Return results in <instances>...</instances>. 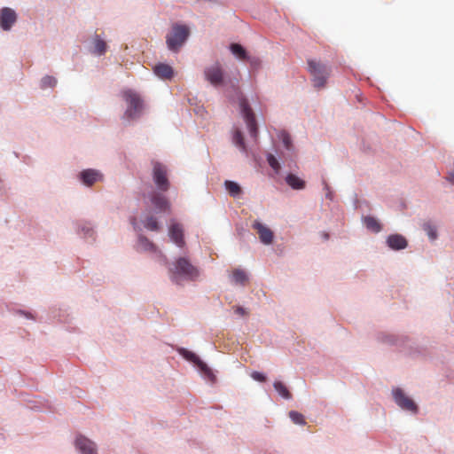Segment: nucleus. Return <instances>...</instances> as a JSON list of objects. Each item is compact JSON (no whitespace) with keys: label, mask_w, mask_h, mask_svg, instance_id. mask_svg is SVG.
<instances>
[{"label":"nucleus","mask_w":454,"mask_h":454,"mask_svg":"<svg viewBox=\"0 0 454 454\" xmlns=\"http://www.w3.org/2000/svg\"><path fill=\"white\" fill-rule=\"evenodd\" d=\"M169 271L170 278L176 284L182 280H195L199 277V270L183 257L176 261Z\"/></svg>","instance_id":"1"},{"label":"nucleus","mask_w":454,"mask_h":454,"mask_svg":"<svg viewBox=\"0 0 454 454\" xmlns=\"http://www.w3.org/2000/svg\"><path fill=\"white\" fill-rule=\"evenodd\" d=\"M121 95L127 104L124 117L129 120L138 118L144 109V101L141 96L130 89L123 90Z\"/></svg>","instance_id":"2"},{"label":"nucleus","mask_w":454,"mask_h":454,"mask_svg":"<svg viewBox=\"0 0 454 454\" xmlns=\"http://www.w3.org/2000/svg\"><path fill=\"white\" fill-rule=\"evenodd\" d=\"M308 69L312 76L313 86L317 90L325 88L331 74L330 67L315 59H309Z\"/></svg>","instance_id":"3"},{"label":"nucleus","mask_w":454,"mask_h":454,"mask_svg":"<svg viewBox=\"0 0 454 454\" xmlns=\"http://www.w3.org/2000/svg\"><path fill=\"white\" fill-rule=\"evenodd\" d=\"M190 31L186 26L174 25L171 32L166 37L168 49L172 51H177L187 40Z\"/></svg>","instance_id":"4"},{"label":"nucleus","mask_w":454,"mask_h":454,"mask_svg":"<svg viewBox=\"0 0 454 454\" xmlns=\"http://www.w3.org/2000/svg\"><path fill=\"white\" fill-rule=\"evenodd\" d=\"M239 108L240 112L243 115V118L247 123V129L249 130L250 136L256 141L258 137V129L255 121V117L253 110L249 106L247 99L240 96L239 99Z\"/></svg>","instance_id":"5"},{"label":"nucleus","mask_w":454,"mask_h":454,"mask_svg":"<svg viewBox=\"0 0 454 454\" xmlns=\"http://www.w3.org/2000/svg\"><path fill=\"white\" fill-rule=\"evenodd\" d=\"M153 181L159 190L167 192L169 188V182L167 176V168L159 162L153 164Z\"/></svg>","instance_id":"6"},{"label":"nucleus","mask_w":454,"mask_h":454,"mask_svg":"<svg viewBox=\"0 0 454 454\" xmlns=\"http://www.w3.org/2000/svg\"><path fill=\"white\" fill-rule=\"evenodd\" d=\"M392 394L395 403L401 409L413 413H417L418 406L416 405L412 399H411L404 394V392L401 388H394Z\"/></svg>","instance_id":"7"},{"label":"nucleus","mask_w":454,"mask_h":454,"mask_svg":"<svg viewBox=\"0 0 454 454\" xmlns=\"http://www.w3.org/2000/svg\"><path fill=\"white\" fill-rule=\"evenodd\" d=\"M205 77L214 86H219L223 82V71L219 63H215L204 71Z\"/></svg>","instance_id":"8"},{"label":"nucleus","mask_w":454,"mask_h":454,"mask_svg":"<svg viewBox=\"0 0 454 454\" xmlns=\"http://www.w3.org/2000/svg\"><path fill=\"white\" fill-rule=\"evenodd\" d=\"M16 20L17 14L12 9L9 7H4L0 10V27L3 30H10Z\"/></svg>","instance_id":"9"},{"label":"nucleus","mask_w":454,"mask_h":454,"mask_svg":"<svg viewBox=\"0 0 454 454\" xmlns=\"http://www.w3.org/2000/svg\"><path fill=\"white\" fill-rule=\"evenodd\" d=\"M252 227L254 230L256 231L260 240L263 244L270 245L272 243L274 239V233L269 227L262 224L261 222L257 220L253 223Z\"/></svg>","instance_id":"10"},{"label":"nucleus","mask_w":454,"mask_h":454,"mask_svg":"<svg viewBox=\"0 0 454 454\" xmlns=\"http://www.w3.org/2000/svg\"><path fill=\"white\" fill-rule=\"evenodd\" d=\"M75 446L82 454H97L95 442L83 435L76 437Z\"/></svg>","instance_id":"11"},{"label":"nucleus","mask_w":454,"mask_h":454,"mask_svg":"<svg viewBox=\"0 0 454 454\" xmlns=\"http://www.w3.org/2000/svg\"><path fill=\"white\" fill-rule=\"evenodd\" d=\"M169 236L174 243L178 247H183L185 245L184 239V230L181 224L173 223L169 226Z\"/></svg>","instance_id":"12"},{"label":"nucleus","mask_w":454,"mask_h":454,"mask_svg":"<svg viewBox=\"0 0 454 454\" xmlns=\"http://www.w3.org/2000/svg\"><path fill=\"white\" fill-rule=\"evenodd\" d=\"M80 178L84 184L90 186L100 181L102 179V175L97 170L86 169L80 173Z\"/></svg>","instance_id":"13"},{"label":"nucleus","mask_w":454,"mask_h":454,"mask_svg":"<svg viewBox=\"0 0 454 454\" xmlns=\"http://www.w3.org/2000/svg\"><path fill=\"white\" fill-rule=\"evenodd\" d=\"M181 354L189 361H192L194 364H196L200 369V371L203 372L206 375H207L208 377H214L211 370L207 366L206 364L200 360L196 354L185 349H183Z\"/></svg>","instance_id":"14"},{"label":"nucleus","mask_w":454,"mask_h":454,"mask_svg":"<svg viewBox=\"0 0 454 454\" xmlns=\"http://www.w3.org/2000/svg\"><path fill=\"white\" fill-rule=\"evenodd\" d=\"M153 205L160 212L169 210L170 205L166 197L160 193L153 192L151 195Z\"/></svg>","instance_id":"15"},{"label":"nucleus","mask_w":454,"mask_h":454,"mask_svg":"<svg viewBox=\"0 0 454 454\" xmlns=\"http://www.w3.org/2000/svg\"><path fill=\"white\" fill-rule=\"evenodd\" d=\"M387 243L394 250L404 249L408 245L406 239L400 234L390 235L387 239Z\"/></svg>","instance_id":"16"},{"label":"nucleus","mask_w":454,"mask_h":454,"mask_svg":"<svg viewBox=\"0 0 454 454\" xmlns=\"http://www.w3.org/2000/svg\"><path fill=\"white\" fill-rule=\"evenodd\" d=\"M154 74L161 79H171L174 75L173 68L167 64L160 63L153 67Z\"/></svg>","instance_id":"17"},{"label":"nucleus","mask_w":454,"mask_h":454,"mask_svg":"<svg viewBox=\"0 0 454 454\" xmlns=\"http://www.w3.org/2000/svg\"><path fill=\"white\" fill-rule=\"evenodd\" d=\"M231 278L232 283L240 286H245L248 280L247 272L240 269L233 270Z\"/></svg>","instance_id":"18"},{"label":"nucleus","mask_w":454,"mask_h":454,"mask_svg":"<svg viewBox=\"0 0 454 454\" xmlns=\"http://www.w3.org/2000/svg\"><path fill=\"white\" fill-rule=\"evenodd\" d=\"M286 182L294 190H302L305 188V181L294 174H288L286 177Z\"/></svg>","instance_id":"19"},{"label":"nucleus","mask_w":454,"mask_h":454,"mask_svg":"<svg viewBox=\"0 0 454 454\" xmlns=\"http://www.w3.org/2000/svg\"><path fill=\"white\" fill-rule=\"evenodd\" d=\"M233 144L239 148V150L244 153H247V147L245 143L242 132L239 129H236L234 131L233 137H232Z\"/></svg>","instance_id":"20"},{"label":"nucleus","mask_w":454,"mask_h":454,"mask_svg":"<svg viewBox=\"0 0 454 454\" xmlns=\"http://www.w3.org/2000/svg\"><path fill=\"white\" fill-rule=\"evenodd\" d=\"M364 223L366 228L372 232H380L381 231V224L380 222L372 216H365L364 218Z\"/></svg>","instance_id":"21"},{"label":"nucleus","mask_w":454,"mask_h":454,"mask_svg":"<svg viewBox=\"0 0 454 454\" xmlns=\"http://www.w3.org/2000/svg\"><path fill=\"white\" fill-rule=\"evenodd\" d=\"M137 246L138 249L143 251L157 252L156 246L144 236L139 237Z\"/></svg>","instance_id":"22"},{"label":"nucleus","mask_w":454,"mask_h":454,"mask_svg":"<svg viewBox=\"0 0 454 454\" xmlns=\"http://www.w3.org/2000/svg\"><path fill=\"white\" fill-rule=\"evenodd\" d=\"M273 387H274L275 390L279 394V395H281L283 398H285L286 400H289L292 398V394L290 393V391L288 390V388L283 382H281L279 380H276L273 384Z\"/></svg>","instance_id":"23"},{"label":"nucleus","mask_w":454,"mask_h":454,"mask_svg":"<svg viewBox=\"0 0 454 454\" xmlns=\"http://www.w3.org/2000/svg\"><path fill=\"white\" fill-rule=\"evenodd\" d=\"M225 188L232 197H239L241 194L240 186L233 181H225Z\"/></svg>","instance_id":"24"},{"label":"nucleus","mask_w":454,"mask_h":454,"mask_svg":"<svg viewBox=\"0 0 454 454\" xmlns=\"http://www.w3.org/2000/svg\"><path fill=\"white\" fill-rule=\"evenodd\" d=\"M231 52L237 56L239 59H247V55L246 50L239 43L231 44Z\"/></svg>","instance_id":"25"},{"label":"nucleus","mask_w":454,"mask_h":454,"mask_svg":"<svg viewBox=\"0 0 454 454\" xmlns=\"http://www.w3.org/2000/svg\"><path fill=\"white\" fill-rule=\"evenodd\" d=\"M144 226L150 231H158L159 230V224L157 219L153 215H147L143 220Z\"/></svg>","instance_id":"26"},{"label":"nucleus","mask_w":454,"mask_h":454,"mask_svg":"<svg viewBox=\"0 0 454 454\" xmlns=\"http://www.w3.org/2000/svg\"><path fill=\"white\" fill-rule=\"evenodd\" d=\"M106 43L99 37H96L94 40V51L93 52L98 55H103L106 51Z\"/></svg>","instance_id":"27"},{"label":"nucleus","mask_w":454,"mask_h":454,"mask_svg":"<svg viewBox=\"0 0 454 454\" xmlns=\"http://www.w3.org/2000/svg\"><path fill=\"white\" fill-rule=\"evenodd\" d=\"M289 418L294 424L305 425V419L303 415L298 411H292L289 412Z\"/></svg>","instance_id":"28"},{"label":"nucleus","mask_w":454,"mask_h":454,"mask_svg":"<svg viewBox=\"0 0 454 454\" xmlns=\"http://www.w3.org/2000/svg\"><path fill=\"white\" fill-rule=\"evenodd\" d=\"M423 229L427 232V234L428 235L430 239L434 240L437 238L436 229L431 223H424Z\"/></svg>","instance_id":"29"},{"label":"nucleus","mask_w":454,"mask_h":454,"mask_svg":"<svg viewBox=\"0 0 454 454\" xmlns=\"http://www.w3.org/2000/svg\"><path fill=\"white\" fill-rule=\"evenodd\" d=\"M57 80L53 76H45L41 81V87L43 89L52 88L56 85Z\"/></svg>","instance_id":"30"},{"label":"nucleus","mask_w":454,"mask_h":454,"mask_svg":"<svg viewBox=\"0 0 454 454\" xmlns=\"http://www.w3.org/2000/svg\"><path fill=\"white\" fill-rule=\"evenodd\" d=\"M267 161L269 165L278 173L280 170V164L277 158L272 154H268Z\"/></svg>","instance_id":"31"},{"label":"nucleus","mask_w":454,"mask_h":454,"mask_svg":"<svg viewBox=\"0 0 454 454\" xmlns=\"http://www.w3.org/2000/svg\"><path fill=\"white\" fill-rule=\"evenodd\" d=\"M281 137V139H282V142H283V144H284L285 147H286L287 150H290V149H291V147H292V140H291L290 136H289L287 133L283 132V133L281 134V137Z\"/></svg>","instance_id":"32"},{"label":"nucleus","mask_w":454,"mask_h":454,"mask_svg":"<svg viewBox=\"0 0 454 454\" xmlns=\"http://www.w3.org/2000/svg\"><path fill=\"white\" fill-rule=\"evenodd\" d=\"M251 377L253 380H254L256 381H260V382L266 381V376L260 372H256V371L253 372L251 373Z\"/></svg>","instance_id":"33"},{"label":"nucleus","mask_w":454,"mask_h":454,"mask_svg":"<svg viewBox=\"0 0 454 454\" xmlns=\"http://www.w3.org/2000/svg\"><path fill=\"white\" fill-rule=\"evenodd\" d=\"M234 312L239 316H246L247 314L246 309L240 306L234 307Z\"/></svg>","instance_id":"34"},{"label":"nucleus","mask_w":454,"mask_h":454,"mask_svg":"<svg viewBox=\"0 0 454 454\" xmlns=\"http://www.w3.org/2000/svg\"><path fill=\"white\" fill-rule=\"evenodd\" d=\"M82 231H83L84 235L85 236H92L93 234V230L91 227L90 226H84L82 228Z\"/></svg>","instance_id":"35"},{"label":"nucleus","mask_w":454,"mask_h":454,"mask_svg":"<svg viewBox=\"0 0 454 454\" xmlns=\"http://www.w3.org/2000/svg\"><path fill=\"white\" fill-rule=\"evenodd\" d=\"M449 181L454 184V174H450L448 177Z\"/></svg>","instance_id":"36"},{"label":"nucleus","mask_w":454,"mask_h":454,"mask_svg":"<svg viewBox=\"0 0 454 454\" xmlns=\"http://www.w3.org/2000/svg\"><path fill=\"white\" fill-rule=\"evenodd\" d=\"M237 91H238V94H239V100L240 99V96H242L244 98L242 93L239 91V89H237Z\"/></svg>","instance_id":"37"},{"label":"nucleus","mask_w":454,"mask_h":454,"mask_svg":"<svg viewBox=\"0 0 454 454\" xmlns=\"http://www.w3.org/2000/svg\"><path fill=\"white\" fill-rule=\"evenodd\" d=\"M259 61L256 59V60H252L251 61V64H257Z\"/></svg>","instance_id":"38"},{"label":"nucleus","mask_w":454,"mask_h":454,"mask_svg":"<svg viewBox=\"0 0 454 454\" xmlns=\"http://www.w3.org/2000/svg\"><path fill=\"white\" fill-rule=\"evenodd\" d=\"M131 224H135V219L132 220Z\"/></svg>","instance_id":"39"}]
</instances>
